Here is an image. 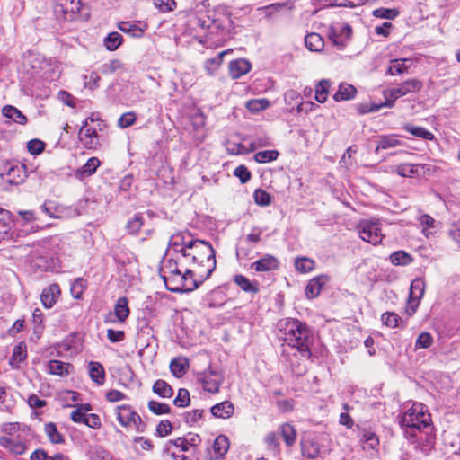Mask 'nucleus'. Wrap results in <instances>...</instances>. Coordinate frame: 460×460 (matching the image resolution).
<instances>
[{
	"mask_svg": "<svg viewBox=\"0 0 460 460\" xmlns=\"http://www.w3.org/2000/svg\"><path fill=\"white\" fill-rule=\"evenodd\" d=\"M179 252L190 268L199 287L210 277L216 269V252L209 242L181 236V247Z\"/></svg>",
	"mask_w": 460,
	"mask_h": 460,
	"instance_id": "1",
	"label": "nucleus"
},
{
	"mask_svg": "<svg viewBox=\"0 0 460 460\" xmlns=\"http://www.w3.org/2000/svg\"><path fill=\"white\" fill-rule=\"evenodd\" d=\"M188 263L182 254L177 259L169 258L164 261L162 268V278L166 288L173 293L191 292L199 288Z\"/></svg>",
	"mask_w": 460,
	"mask_h": 460,
	"instance_id": "2",
	"label": "nucleus"
},
{
	"mask_svg": "<svg viewBox=\"0 0 460 460\" xmlns=\"http://www.w3.org/2000/svg\"><path fill=\"white\" fill-rule=\"evenodd\" d=\"M278 325L283 341L296 349L303 360H309L312 357L310 347L313 341L306 323L296 318H285L280 320Z\"/></svg>",
	"mask_w": 460,
	"mask_h": 460,
	"instance_id": "3",
	"label": "nucleus"
},
{
	"mask_svg": "<svg viewBox=\"0 0 460 460\" xmlns=\"http://www.w3.org/2000/svg\"><path fill=\"white\" fill-rule=\"evenodd\" d=\"M432 418L428 407L421 402H414L399 419V426L403 436L411 443H419L420 435L428 429L432 430Z\"/></svg>",
	"mask_w": 460,
	"mask_h": 460,
	"instance_id": "4",
	"label": "nucleus"
},
{
	"mask_svg": "<svg viewBox=\"0 0 460 460\" xmlns=\"http://www.w3.org/2000/svg\"><path fill=\"white\" fill-rule=\"evenodd\" d=\"M211 22L212 24H210L208 39L206 40H212L214 42L225 40L230 34L233 24L230 15L214 11Z\"/></svg>",
	"mask_w": 460,
	"mask_h": 460,
	"instance_id": "5",
	"label": "nucleus"
},
{
	"mask_svg": "<svg viewBox=\"0 0 460 460\" xmlns=\"http://www.w3.org/2000/svg\"><path fill=\"white\" fill-rule=\"evenodd\" d=\"M114 413L119 423L125 429L143 431V428L145 426L143 420L131 405H118L114 409Z\"/></svg>",
	"mask_w": 460,
	"mask_h": 460,
	"instance_id": "6",
	"label": "nucleus"
},
{
	"mask_svg": "<svg viewBox=\"0 0 460 460\" xmlns=\"http://www.w3.org/2000/svg\"><path fill=\"white\" fill-rule=\"evenodd\" d=\"M213 10H198L188 16L187 25L192 34L208 39L210 24H212Z\"/></svg>",
	"mask_w": 460,
	"mask_h": 460,
	"instance_id": "7",
	"label": "nucleus"
},
{
	"mask_svg": "<svg viewBox=\"0 0 460 460\" xmlns=\"http://www.w3.org/2000/svg\"><path fill=\"white\" fill-rule=\"evenodd\" d=\"M357 229L359 237L373 245L382 243L384 234H382L381 224L375 220H362L358 226Z\"/></svg>",
	"mask_w": 460,
	"mask_h": 460,
	"instance_id": "8",
	"label": "nucleus"
},
{
	"mask_svg": "<svg viewBox=\"0 0 460 460\" xmlns=\"http://www.w3.org/2000/svg\"><path fill=\"white\" fill-rule=\"evenodd\" d=\"M41 208L49 217L58 219H68L78 215L75 208L65 206L54 200L46 201Z\"/></svg>",
	"mask_w": 460,
	"mask_h": 460,
	"instance_id": "9",
	"label": "nucleus"
},
{
	"mask_svg": "<svg viewBox=\"0 0 460 460\" xmlns=\"http://www.w3.org/2000/svg\"><path fill=\"white\" fill-rule=\"evenodd\" d=\"M224 379L222 372L208 368L199 375L198 380L205 391L211 394H217L219 392Z\"/></svg>",
	"mask_w": 460,
	"mask_h": 460,
	"instance_id": "10",
	"label": "nucleus"
},
{
	"mask_svg": "<svg viewBox=\"0 0 460 460\" xmlns=\"http://www.w3.org/2000/svg\"><path fill=\"white\" fill-rule=\"evenodd\" d=\"M81 0H59L55 7V12L65 21L75 20L81 10Z\"/></svg>",
	"mask_w": 460,
	"mask_h": 460,
	"instance_id": "11",
	"label": "nucleus"
},
{
	"mask_svg": "<svg viewBox=\"0 0 460 460\" xmlns=\"http://www.w3.org/2000/svg\"><path fill=\"white\" fill-rule=\"evenodd\" d=\"M78 138L86 149L95 150L100 146L97 130L94 127L89 126L87 121L81 127Z\"/></svg>",
	"mask_w": 460,
	"mask_h": 460,
	"instance_id": "12",
	"label": "nucleus"
},
{
	"mask_svg": "<svg viewBox=\"0 0 460 460\" xmlns=\"http://www.w3.org/2000/svg\"><path fill=\"white\" fill-rule=\"evenodd\" d=\"M279 268V259L271 254H264L261 258L251 264V269L256 272L274 271Z\"/></svg>",
	"mask_w": 460,
	"mask_h": 460,
	"instance_id": "13",
	"label": "nucleus"
},
{
	"mask_svg": "<svg viewBox=\"0 0 460 460\" xmlns=\"http://www.w3.org/2000/svg\"><path fill=\"white\" fill-rule=\"evenodd\" d=\"M61 295L58 284L53 283L45 288L40 294V302L45 308H51L57 303Z\"/></svg>",
	"mask_w": 460,
	"mask_h": 460,
	"instance_id": "14",
	"label": "nucleus"
},
{
	"mask_svg": "<svg viewBox=\"0 0 460 460\" xmlns=\"http://www.w3.org/2000/svg\"><path fill=\"white\" fill-rule=\"evenodd\" d=\"M13 218L10 211L0 208V241L13 239Z\"/></svg>",
	"mask_w": 460,
	"mask_h": 460,
	"instance_id": "15",
	"label": "nucleus"
},
{
	"mask_svg": "<svg viewBox=\"0 0 460 460\" xmlns=\"http://www.w3.org/2000/svg\"><path fill=\"white\" fill-rule=\"evenodd\" d=\"M0 447L8 449L15 455H22L27 449L24 440L20 436L0 437Z\"/></svg>",
	"mask_w": 460,
	"mask_h": 460,
	"instance_id": "16",
	"label": "nucleus"
},
{
	"mask_svg": "<svg viewBox=\"0 0 460 460\" xmlns=\"http://www.w3.org/2000/svg\"><path fill=\"white\" fill-rule=\"evenodd\" d=\"M383 95L385 100V102L381 103L380 105L373 106L368 110V111H377L382 107L393 108L397 99L405 96L400 85L394 88L384 90Z\"/></svg>",
	"mask_w": 460,
	"mask_h": 460,
	"instance_id": "17",
	"label": "nucleus"
},
{
	"mask_svg": "<svg viewBox=\"0 0 460 460\" xmlns=\"http://www.w3.org/2000/svg\"><path fill=\"white\" fill-rule=\"evenodd\" d=\"M6 181L10 184L19 185L26 178V168L23 164H17L11 165L5 172Z\"/></svg>",
	"mask_w": 460,
	"mask_h": 460,
	"instance_id": "18",
	"label": "nucleus"
},
{
	"mask_svg": "<svg viewBox=\"0 0 460 460\" xmlns=\"http://www.w3.org/2000/svg\"><path fill=\"white\" fill-rule=\"evenodd\" d=\"M251 64L244 58L233 60L229 63V75L233 79L240 78L251 70Z\"/></svg>",
	"mask_w": 460,
	"mask_h": 460,
	"instance_id": "19",
	"label": "nucleus"
},
{
	"mask_svg": "<svg viewBox=\"0 0 460 460\" xmlns=\"http://www.w3.org/2000/svg\"><path fill=\"white\" fill-rule=\"evenodd\" d=\"M326 282V278L324 276H317L311 279L305 289V296L308 299H313L317 297Z\"/></svg>",
	"mask_w": 460,
	"mask_h": 460,
	"instance_id": "20",
	"label": "nucleus"
},
{
	"mask_svg": "<svg viewBox=\"0 0 460 460\" xmlns=\"http://www.w3.org/2000/svg\"><path fill=\"white\" fill-rule=\"evenodd\" d=\"M88 373L91 380L97 385H102L105 383V370L100 362L90 361L88 363Z\"/></svg>",
	"mask_w": 460,
	"mask_h": 460,
	"instance_id": "21",
	"label": "nucleus"
},
{
	"mask_svg": "<svg viewBox=\"0 0 460 460\" xmlns=\"http://www.w3.org/2000/svg\"><path fill=\"white\" fill-rule=\"evenodd\" d=\"M100 165L101 161L98 157H91L86 161V163L83 166L79 167L75 171V176L81 180L85 177H90L93 173H95Z\"/></svg>",
	"mask_w": 460,
	"mask_h": 460,
	"instance_id": "22",
	"label": "nucleus"
},
{
	"mask_svg": "<svg viewBox=\"0 0 460 460\" xmlns=\"http://www.w3.org/2000/svg\"><path fill=\"white\" fill-rule=\"evenodd\" d=\"M234 404L229 401H224L211 407L213 416L221 419H228L234 414Z\"/></svg>",
	"mask_w": 460,
	"mask_h": 460,
	"instance_id": "23",
	"label": "nucleus"
},
{
	"mask_svg": "<svg viewBox=\"0 0 460 460\" xmlns=\"http://www.w3.org/2000/svg\"><path fill=\"white\" fill-rule=\"evenodd\" d=\"M234 283L246 293L257 294L260 290L257 281H251L242 274H237L234 277Z\"/></svg>",
	"mask_w": 460,
	"mask_h": 460,
	"instance_id": "24",
	"label": "nucleus"
},
{
	"mask_svg": "<svg viewBox=\"0 0 460 460\" xmlns=\"http://www.w3.org/2000/svg\"><path fill=\"white\" fill-rule=\"evenodd\" d=\"M49 373L59 376H68L73 370V366L70 363L62 362L60 360L53 359L49 362Z\"/></svg>",
	"mask_w": 460,
	"mask_h": 460,
	"instance_id": "25",
	"label": "nucleus"
},
{
	"mask_svg": "<svg viewBox=\"0 0 460 460\" xmlns=\"http://www.w3.org/2000/svg\"><path fill=\"white\" fill-rule=\"evenodd\" d=\"M279 430L286 446L288 447H293L297 438V432L295 426L289 422H286L280 425Z\"/></svg>",
	"mask_w": 460,
	"mask_h": 460,
	"instance_id": "26",
	"label": "nucleus"
},
{
	"mask_svg": "<svg viewBox=\"0 0 460 460\" xmlns=\"http://www.w3.org/2000/svg\"><path fill=\"white\" fill-rule=\"evenodd\" d=\"M381 321L386 327L394 328H405L407 323L404 322L402 317L394 312H385L381 315Z\"/></svg>",
	"mask_w": 460,
	"mask_h": 460,
	"instance_id": "27",
	"label": "nucleus"
},
{
	"mask_svg": "<svg viewBox=\"0 0 460 460\" xmlns=\"http://www.w3.org/2000/svg\"><path fill=\"white\" fill-rule=\"evenodd\" d=\"M411 64V59L407 58H398L394 59L390 62L388 69L386 71L387 75H396L407 73L409 66Z\"/></svg>",
	"mask_w": 460,
	"mask_h": 460,
	"instance_id": "28",
	"label": "nucleus"
},
{
	"mask_svg": "<svg viewBox=\"0 0 460 460\" xmlns=\"http://www.w3.org/2000/svg\"><path fill=\"white\" fill-rule=\"evenodd\" d=\"M170 371L175 377H182L189 367V361L186 358L179 357L170 362Z\"/></svg>",
	"mask_w": 460,
	"mask_h": 460,
	"instance_id": "29",
	"label": "nucleus"
},
{
	"mask_svg": "<svg viewBox=\"0 0 460 460\" xmlns=\"http://www.w3.org/2000/svg\"><path fill=\"white\" fill-rule=\"evenodd\" d=\"M2 113L4 117L20 125H25L28 122L27 117L14 106L5 105L2 109Z\"/></svg>",
	"mask_w": 460,
	"mask_h": 460,
	"instance_id": "30",
	"label": "nucleus"
},
{
	"mask_svg": "<svg viewBox=\"0 0 460 460\" xmlns=\"http://www.w3.org/2000/svg\"><path fill=\"white\" fill-rule=\"evenodd\" d=\"M130 309L128 307V298L125 296L119 297L114 305V314L118 321L124 323L128 317Z\"/></svg>",
	"mask_w": 460,
	"mask_h": 460,
	"instance_id": "31",
	"label": "nucleus"
},
{
	"mask_svg": "<svg viewBox=\"0 0 460 460\" xmlns=\"http://www.w3.org/2000/svg\"><path fill=\"white\" fill-rule=\"evenodd\" d=\"M215 457L217 459L223 457L229 449V440L226 436H217L212 446Z\"/></svg>",
	"mask_w": 460,
	"mask_h": 460,
	"instance_id": "32",
	"label": "nucleus"
},
{
	"mask_svg": "<svg viewBox=\"0 0 460 460\" xmlns=\"http://www.w3.org/2000/svg\"><path fill=\"white\" fill-rule=\"evenodd\" d=\"M305 44L310 51L320 52L323 49L324 41L318 33H309L305 38Z\"/></svg>",
	"mask_w": 460,
	"mask_h": 460,
	"instance_id": "33",
	"label": "nucleus"
},
{
	"mask_svg": "<svg viewBox=\"0 0 460 460\" xmlns=\"http://www.w3.org/2000/svg\"><path fill=\"white\" fill-rule=\"evenodd\" d=\"M44 431L49 440L52 444H63L65 442L64 436L59 432L56 423L48 422L44 426Z\"/></svg>",
	"mask_w": 460,
	"mask_h": 460,
	"instance_id": "34",
	"label": "nucleus"
},
{
	"mask_svg": "<svg viewBox=\"0 0 460 460\" xmlns=\"http://www.w3.org/2000/svg\"><path fill=\"white\" fill-rule=\"evenodd\" d=\"M356 88L351 84H341L338 91L333 94L335 102L348 101L355 97Z\"/></svg>",
	"mask_w": 460,
	"mask_h": 460,
	"instance_id": "35",
	"label": "nucleus"
},
{
	"mask_svg": "<svg viewBox=\"0 0 460 460\" xmlns=\"http://www.w3.org/2000/svg\"><path fill=\"white\" fill-rule=\"evenodd\" d=\"M404 95L419 93L422 87L423 83L418 78H409L399 84Z\"/></svg>",
	"mask_w": 460,
	"mask_h": 460,
	"instance_id": "36",
	"label": "nucleus"
},
{
	"mask_svg": "<svg viewBox=\"0 0 460 460\" xmlns=\"http://www.w3.org/2000/svg\"><path fill=\"white\" fill-rule=\"evenodd\" d=\"M152 389L155 394L163 398H171L173 395L172 387L163 379L156 380Z\"/></svg>",
	"mask_w": 460,
	"mask_h": 460,
	"instance_id": "37",
	"label": "nucleus"
},
{
	"mask_svg": "<svg viewBox=\"0 0 460 460\" xmlns=\"http://www.w3.org/2000/svg\"><path fill=\"white\" fill-rule=\"evenodd\" d=\"M330 87L331 83L329 80H321L315 86L314 99L320 103L325 102L329 95Z\"/></svg>",
	"mask_w": 460,
	"mask_h": 460,
	"instance_id": "38",
	"label": "nucleus"
},
{
	"mask_svg": "<svg viewBox=\"0 0 460 460\" xmlns=\"http://www.w3.org/2000/svg\"><path fill=\"white\" fill-rule=\"evenodd\" d=\"M295 269L303 274L311 272L314 267L315 262L313 259L308 257H297L295 261Z\"/></svg>",
	"mask_w": 460,
	"mask_h": 460,
	"instance_id": "39",
	"label": "nucleus"
},
{
	"mask_svg": "<svg viewBox=\"0 0 460 460\" xmlns=\"http://www.w3.org/2000/svg\"><path fill=\"white\" fill-rule=\"evenodd\" d=\"M403 128L411 134L412 136L426 139V140H433L435 136L432 132L429 131L425 128L420 126H413L411 124H406Z\"/></svg>",
	"mask_w": 460,
	"mask_h": 460,
	"instance_id": "40",
	"label": "nucleus"
},
{
	"mask_svg": "<svg viewBox=\"0 0 460 460\" xmlns=\"http://www.w3.org/2000/svg\"><path fill=\"white\" fill-rule=\"evenodd\" d=\"M144 224V217L141 213H137L130 218L126 226L127 231L129 234L136 235L140 231Z\"/></svg>",
	"mask_w": 460,
	"mask_h": 460,
	"instance_id": "41",
	"label": "nucleus"
},
{
	"mask_svg": "<svg viewBox=\"0 0 460 460\" xmlns=\"http://www.w3.org/2000/svg\"><path fill=\"white\" fill-rule=\"evenodd\" d=\"M123 38L122 36L117 32L113 31L108 34V36L104 39L103 43L105 48L110 51H114L122 44Z\"/></svg>",
	"mask_w": 460,
	"mask_h": 460,
	"instance_id": "42",
	"label": "nucleus"
},
{
	"mask_svg": "<svg viewBox=\"0 0 460 460\" xmlns=\"http://www.w3.org/2000/svg\"><path fill=\"white\" fill-rule=\"evenodd\" d=\"M401 145V141L395 135L380 136L376 150L395 147Z\"/></svg>",
	"mask_w": 460,
	"mask_h": 460,
	"instance_id": "43",
	"label": "nucleus"
},
{
	"mask_svg": "<svg viewBox=\"0 0 460 460\" xmlns=\"http://www.w3.org/2000/svg\"><path fill=\"white\" fill-rule=\"evenodd\" d=\"M390 261L394 265L406 266L412 262L411 254L404 251H397L390 255Z\"/></svg>",
	"mask_w": 460,
	"mask_h": 460,
	"instance_id": "44",
	"label": "nucleus"
},
{
	"mask_svg": "<svg viewBox=\"0 0 460 460\" xmlns=\"http://www.w3.org/2000/svg\"><path fill=\"white\" fill-rule=\"evenodd\" d=\"M87 288V281L83 278H77L71 285L70 292L75 299H81L83 294Z\"/></svg>",
	"mask_w": 460,
	"mask_h": 460,
	"instance_id": "45",
	"label": "nucleus"
},
{
	"mask_svg": "<svg viewBox=\"0 0 460 460\" xmlns=\"http://www.w3.org/2000/svg\"><path fill=\"white\" fill-rule=\"evenodd\" d=\"M279 155V151L275 149L260 151L254 155V160L259 164H265L277 160Z\"/></svg>",
	"mask_w": 460,
	"mask_h": 460,
	"instance_id": "46",
	"label": "nucleus"
},
{
	"mask_svg": "<svg viewBox=\"0 0 460 460\" xmlns=\"http://www.w3.org/2000/svg\"><path fill=\"white\" fill-rule=\"evenodd\" d=\"M270 105V102L268 99H253L250 100L246 102L245 107L251 112H259L261 111L266 110Z\"/></svg>",
	"mask_w": 460,
	"mask_h": 460,
	"instance_id": "47",
	"label": "nucleus"
},
{
	"mask_svg": "<svg viewBox=\"0 0 460 460\" xmlns=\"http://www.w3.org/2000/svg\"><path fill=\"white\" fill-rule=\"evenodd\" d=\"M26 358H27L26 344L24 342H20L13 349L11 363L12 364H13V363L19 364L22 361L25 360Z\"/></svg>",
	"mask_w": 460,
	"mask_h": 460,
	"instance_id": "48",
	"label": "nucleus"
},
{
	"mask_svg": "<svg viewBox=\"0 0 460 460\" xmlns=\"http://www.w3.org/2000/svg\"><path fill=\"white\" fill-rule=\"evenodd\" d=\"M372 14L376 18L394 20L400 14V12L396 8L380 7L374 10Z\"/></svg>",
	"mask_w": 460,
	"mask_h": 460,
	"instance_id": "49",
	"label": "nucleus"
},
{
	"mask_svg": "<svg viewBox=\"0 0 460 460\" xmlns=\"http://www.w3.org/2000/svg\"><path fill=\"white\" fill-rule=\"evenodd\" d=\"M434 343V339L429 332H421L415 341V349H429Z\"/></svg>",
	"mask_w": 460,
	"mask_h": 460,
	"instance_id": "50",
	"label": "nucleus"
},
{
	"mask_svg": "<svg viewBox=\"0 0 460 460\" xmlns=\"http://www.w3.org/2000/svg\"><path fill=\"white\" fill-rule=\"evenodd\" d=\"M424 295V283L420 279H415L411 282L409 299L420 300Z\"/></svg>",
	"mask_w": 460,
	"mask_h": 460,
	"instance_id": "51",
	"label": "nucleus"
},
{
	"mask_svg": "<svg viewBox=\"0 0 460 460\" xmlns=\"http://www.w3.org/2000/svg\"><path fill=\"white\" fill-rule=\"evenodd\" d=\"M172 446L181 448V450L183 452H186L190 449V447L188 445V442H187L185 437L184 438L179 437V438H176L175 439L167 441L165 443L164 450H163L164 453L169 454Z\"/></svg>",
	"mask_w": 460,
	"mask_h": 460,
	"instance_id": "52",
	"label": "nucleus"
},
{
	"mask_svg": "<svg viewBox=\"0 0 460 460\" xmlns=\"http://www.w3.org/2000/svg\"><path fill=\"white\" fill-rule=\"evenodd\" d=\"M253 198L255 203L261 207L270 205L272 200L270 194L263 189H256L253 193Z\"/></svg>",
	"mask_w": 460,
	"mask_h": 460,
	"instance_id": "53",
	"label": "nucleus"
},
{
	"mask_svg": "<svg viewBox=\"0 0 460 460\" xmlns=\"http://www.w3.org/2000/svg\"><path fill=\"white\" fill-rule=\"evenodd\" d=\"M24 428H25L24 426L22 427L18 422L5 423L2 426V432L4 434L3 437L20 436L21 431H23Z\"/></svg>",
	"mask_w": 460,
	"mask_h": 460,
	"instance_id": "54",
	"label": "nucleus"
},
{
	"mask_svg": "<svg viewBox=\"0 0 460 460\" xmlns=\"http://www.w3.org/2000/svg\"><path fill=\"white\" fill-rule=\"evenodd\" d=\"M147 406L149 411L155 415L169 414L171 412V407L167 403L157 401H149Z\"/></svg>",
	"mask_w": 460,
	"mask_h": 460,
	"instance_id": "55",
	"label": "nucleus"
},
{
	"mask_svg": "<svg viewBox=\"0 0 460 460\" xmlns=\"http://www.w3.org/2000/svg\"><path fill=\"white\" fill-rule=\"evenodd\" d=\"M420 164H402L396 167V172L402 177H412L418 172Z\"/></svg>",
	"mask_w": 460,
	"mask_h": 460,
	"instance_id": "56",
	"label": "nucleus"
},
{
	"mask_svg": "<svg viewBox=\"0 0 460 460\" xmlns=\"http://www.w3.org/2000/svg\"><path fill=\"white\" fill-rule=\"evenodd\" d=\"M119 28L120 31L126 33H131L134 37H142L144 34V30L141 29L139 26L133 24L129 22H122L119 25Z\"/></svg>",
	"mask_w": 460,
	"mask_h": 460,
	"instance_id": "57",
	"label": "nucleus"
},
{
	"mask_svg": "<svg viewBox=\"0 0 460 460\" xmlns=\"http://www.w3.org/2000/svg\"><path fill=\"white\" fill-rule=\"evenodd\" d=\"M173 403L177 407H187L190 403L189 391L185 388H180L177 396L173 400Z\"/></svg>",
	"mask_w": 460,
	"mask_h": 460,
	"instance_id": "58",
	"label": "nucleus"
},
{
	"mask_svg": "<svg viewBox=\"0 0 460 460\" xmlns=\"http://www.w3.org/2000/svg\"><path fill=\"white\" fill-rule=\"evenodd\" d=\"M46 147L45 142L40 139H31L27 143V150L32 155H40Z\"/></svg>",
	"mask_w": 460,
	"mask_h": 460,
	"instance_id": "59",
	"label": "nucleus"
},
{
	"mask_svg": "<svg viewBox=\"0 0 460 460\" xmlns=\"http://www.w3.org/2000/svg\"><path fill=\"white\" fill-rule=\"evenodd\" d=\"M234 175L240 180L242 184L247 183L252 178L251 172L244 164L237 166L234 170Z\"/></svg>",
	"mask_w": 460,
	"mask_h": 460,
	"instance_id": "60",
	"label": "nucleus"
},
{
	"mask_svg": "<svg viewBox=\"0 0 460 460\" xmlns=\"http://www.w3.org/2000/svg\"><path fill=\"white\" fill-rule=\"evenodd\" d=\"M91 460H118L108 450L96 447L91 452Z\"/></svg>",
	"mask_w": 460,
	"mask_h": 460,
	"instance_id": "61",
	"label": "nucleus"
},
{
	"mask_svg": "<svg viewBox=\"0 0 460 460\" xmlns=\"http://www.w3.org/2000/svg\"><path fill=\"white\" fill-rule=\"evenodd\" d=\"M137 116L134 111H128L123 113L118 122L119 127L121 128H128L135 124Z\"/></svg>",
	"mask_w": 460,
	"mask_h": 460,
	"instance_id": "62",
	"label": "nucleus"
},
{
	"mask_svg": "<svg viewBox=\"0 0 460 460\" xmlns=\"http://www.w3.org/2000/svg\"><path fill=\"white\" fill-rule=\"evenodd\" d=\"M173 426L168 420H161L156 426L155 432L159 437H165L172 433Z\"/></svg>",
	"mask_w": 460,
	"mask_h": 460,
	"instance_id": "63",
	"label": "nucleus"
},
{
	"mask_svg": "<svg viewBox=\"0 0 460 460\" xmlns=\"http://www.w3.org/2000/svg\"><path fill=\"white\" fill-rule=\"evenodd\" d=\"M154 4L162 12H171L177 5L174 0H154Z\"/></svg>",
	"mask_w": 460,
	"mask_h": 460,
	"instance_id": "64",
	"label": "nucleus"
}]
</instances>
